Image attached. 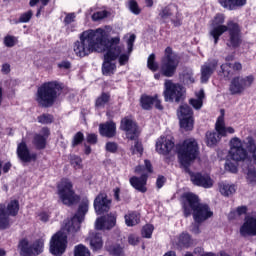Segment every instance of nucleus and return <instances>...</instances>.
Wrapping results in <instances>:
<instances>
[{
  "label": "nucleus",
  "instance_id": "3c124183",
  "mask_svg": "<svg viewBox=\"0 0 256 256\" xmlns=\"http://www.w3.org/2000/svg\"><path fill=\"white\" fill-rule=\"evenodd\" d=\"M159 16L162 19H167V17H171V10L168 7H165L161 10V12L159 13Z\"/></svg>",
  "mask_w": 256,
  "mask_h": 256
},
{
  "label": "nucleus",
  "instance_id": "0e129e2a",
  "mask_svg": "<svg viewBox=\"0 0 256 256\" xmlns=\"http://www.w3.org/2000/svg\"><path fill=\"white\" fill-rule=\"evenodd\" d=\"M1 71L5 75H7V73H9L11 71V66L9 64H3Z\"/></svg>",
  "mask_w": 256,
  "mask_h": 256
},
{
  "label": "nucleus",
  "instance_id": "a19ab883",
  "mask_svg": "<svg viewBox=\"0 0 256 256\" xmlns=\"http://www.w3.org/2000/svg\"><path fill=\"white\" fill-rule=\"evenodd\" d=\"M153 225L147 224L142 228V236L146 239H151V235H153Z\"/></svg>",
  "mask_w": 256,
  "mask_h": 256
},
{
  "label": "nucleus",
  "instance_id": "6ab92c4d",
  "mask_svg": "<svg viewBox=\"0 0 256 256\" xmlns=\"http://www.w3.org/2000/svg\"><path fill=\"white\" fill-rule=\"evenodd\" d=\"M17 156L23 163H31V161L37 159V154L31 153L29 147H27V143L23 140L17 146Z\"/></svg>",
  "mask_w": 256,
  "mask_h": 256
},
{
  "label": "nucleus",
  "instance_id": "603ef678",
  "mask_svg": "<svg viewBox=\"0 0 256 256\" xmlns=\"http://www.w3.org/2000/svg\"><path fill=\"white\" fill-rule=\"evenodd\" d=\"M110 253L115 256H120L121 253H123V248H121V246H113L110 248Z\"/></svg>",
  "mask_w": 256,
  "mask_h": 256
},
{
  "label": "nucleus",
  "instance_id": "5fc2aeb1",
  "mask_svg": "<svg viewBox=\"0 0 256 256\" xmlns=\"http://www.w3.org/2000/svg\"><path fill=\"white\" fill-rule=\"evenodd\" d=\"M128 243L130 245H137L139 243V237H137L136 235H130L128 237Z\"/></svg>",
  "mask_w": 256,
  "mask_h": 256
},
{
  "label": "nucleus",
  "instance_id": "9d476101",
  "mask_svg": "<svg viewBox=\"0 0 256 256\" xmlns=\"http://www.w3.org/2000/svg\"><path fill=\"white\" fill-rule=\"evenodd\" d=\"M58 196L63 205L71 207L79 201V196L73 191V184L68 179H62L57 186Z\"/></svg>",
  "mask_w": 256,
  "mask_h": 256
},
{
  "label": "nucleus",
  "instance_id": "6e6d98bb",
  "mask_svg": "<svg viewBox=\"0 0 256 256\" xmlns=\"http://www.w3.org/2000/svg\"><path fill=\"white\" fill-rule=\"evenodd\" d=\"M165 185V178L163 176H159L156 180V187L161 189Z\"/></svg>",
  "mask_w": 256,
  "mask_h": 256
},
{
  "label": "nucleus",
  "instance_id": "338daca9",
  "mask_svg": "<svg viewBox=\"0 0 256 256\" xmlns=\"http://www.w3.org/2000/svg\"><path fill=\"white\" fill-rule=\"evenodd\" d=\"M121 194V189L120 188H115L114 189V198L116 201H120L119 195Z\"/></svg>",
  "mask_w": 256,
  "mask_h": 256
},
{
  "label": "nucleus",
  "instance_id": "de8ad7c7",
  "mask_svg": "<svg viewBox=\"0 0 256 256\" xmlns=\"http://www.w3.org/2000/svg\"><path fill=\"white\" fill-rule=\"evenodd\" d=\"M225 169H226V171H229L230 173H237V171H238L237 164H235L233 162H226Z\"/></svg>",
  "mask_w": 256,
  "mask_h": 256
},
{
  "label": "nucleus",
  "instance_id": "f257e3e1",
  "mask_svg": "<svg viewBox=\"0 0 256 256\" xmlns=\"http://www.w3.org/2000/svg\"><path fill=\"white\" fill-rule=\"evenodd\" d=\"M109 35L107 30L103 28L89 29L80 34V40L76 41L73 46V51L76 57H87L91 53H103L104 62L102 65L103 75H114L117 69L115 64L116 59H119L120 65H127L129 55L123 53V46H119L121 38L114 37L108 40Z\"/></svg>",
  "mask_w": 256,
  "mask_h": 256
},
{
  "label": "nucleus",
  "instance_id": "20e7f679",
  "mask_svg": "<svg viewBox=\"0 0 256 256\" xmlns=\"http://www.w3.org/2000/svg\"><path fill=\"white\" fill-rule=\"evenodd\" d=\"M223 23H225V16L223 14H217L211 24L210 36L213 37L214 44L217 45L219 43V37L228 31L229 38L227 46L236 49L243 41L241 26L233 20L228 21L227 25H223Z\"/></svg>",
  "mask_w": 256,
  "mask_h": 256
},
{
  "label": "nucleus",
  "instance_id": "c85d7f7f",
  "mask_svg": "<svg viewBox=\"0 0 256 256\" xmlns=\"http://www.w3.org/2000/svg\"><path fill=\"white\" fill-rule=\"evenodd\" d=\"M124 219L127 227H135V225H139L141 221V214H139V212H128L124 216Z\"/></svg>",
  "mask_w": 256,
  "mask_h": 256
},
{
  "label": "nucleus",
  "instance_id": "69168bd1",
  "mask_svg": "<svg viewBox=\"0 0 256 256\" xmlns=\"http://www.w3.org/2000/svg\"><path fill=\"white\" fill-rule=\"evenodd\" d=\"M144 163H145V167H146V170L148 171V173H153V168L151 167V162L149 160H145Z\"/></svg>",
  "mask_w": 256,
  "mask_h": 256
},
{
  "label": "nucleus",
  "instance_id": "37998d69",
  "mask_svg": "<svg viewBox=\"0 0 256 256\" xmlns=\"http://www.w3.org/2000/svg\"><path fill=\"white\" fill-rule=\"evenodd\" d=\"M38 122L42 123L43 125L53 123V116L50 115V114H43V115L38 117Z\"/></svg>",
  "mask_w": 256,
  "mask_h": 256
},
{
  "label": "nucleus",
  "instance_id": "7ed1b4c3",
  "mask_svg": "<svg viewBox=\"0 0 256 256\" xmlns=\"http://www.w3.org/2000/svg\"><path fill=\"white\" fill-rule=\"evenodd\" d=\"M197 141L193 138L185 140L182 144L177 146L178 161L185 169L186 173H189L190 179L194 185L198 187H204V189H211L213 187V179L208 174L191 173L189 166L197 159L198 151Z\"/></svg>",
  "mask_w": 256,
  "mask_h": 256
},
{
  "label": "nucleus",
  "instance_id": "a878e982",
  "mask_svg": "<svg viewBox=\"0 0 256 256\" xmlns=\"http://www.w3.org/2000/svg\"><path fill=\"white\" fill-rule=\"evenodd\" d=\"M99 132L102 137H115V133H117V126L114 122H106L104 124H100Z\"/></svg>",
  "mask_w": 256,
  "mask_h": 256
},
{
  "label": "nucleus",
  "instance_id": "4d7b16f0",
  "mask_svg": "<svg viewBox=\"0 0 256 256\" xmlns=\"http://www.w3.org/2000/svg\"><path fill=\"white\" fill-rule=\"evenodd\" d=\"M87 141H88V143H91L92 145H95V143H97V135L88 134L87 135Z\"/></svg>",
  "mask_w": 256,
  "mask_h": 256
},
{
  "label": "nucleus",
  "instance_id": "864d4df0",
  "mask_svg": "<svg viewBox=\"0 0 256 256\" xmlns=\"http://www.w3.org/2000/svg\"><path fill=\"white\" fill-rule=\"evenodd\" d=\"M133 43H135V35L134 34L130 35V37L127 41L129 53H131V51H133Z\"/></svg>",
  "mask_w": 256,
  "mask_h": 256
},
{
  "label": "nucleus",
  "instance_id": "ea45409f",
  "mask_svg": "<svg viewBox=\"0 0 256 256\" xmlns=\"http://www.w3.org/2000/svg\"><path fill=\"white\" fill-rule=\"evenodd\" d=\"M109 15L106 10L97 11L92 15V21H101Z\"/></svg>",
  "mask_w": 256,
  "mask_h": 256
},
{
  "label": "nucleus",
  "instance_id": "5701e85b",
  "mask_svg": "<svg viewBox=\"0 0 256 256\" xmlns=\"http://www.w3.org/2000/svg\"><path fill=\"white\" fill-rule=\"evenodd\" d=\"M240 235L242 237L256 235V216L246 218V221L240 227Z\"/></svg>",
  "mask_w": 256,
  "mask_h": 256
},
{
  "label": "nucleus",
  "instance_id": "c03bdc74",
  "mask_svg": "<svg viewBox=\"0 0 256 256\" xmlns=\"http://www.w3.org/2000/svg\"><path fill=\"white\" fill-rule=\"evenodd\" d=\"M129 9L134 15H139V13H141V8H139V4H137V1L135 0L129 1Z\"/></svg>",
  "mask_w": 256,
  "mask_h": 256
},
{
  "label": "nucleus",
  "instance_id": "7c9ffc66",
  "mask_svg": "<svg viewBox=\"0 0 256 256\" xmlns=\"http://www.w3.org/2000/svg\"><path fill=\"white\" fill-rule=\"evenodd\" d=\"M177 245L180 247V249H188V247L193 245V240H191V236L189 234L184 233L179 236Z\"/></svg>",
  "mask_w": 256,
  "mask_h": 256
},
{
  "label": "nucleus",
  "instance_id": "72a5a7b5",
  "mask_svg": "<svg viewBox=\"0 0 256 256\" xmlns=\"http://www.w3.org/2000/svg\"><path fill=\"white\" fill-rule=\"evenodd\" d=\"M109 99H111V96L109 94L102 93L101 96L96 99V107H105V105L109 103Z\"/></svg>",
  "mask_w": 256,
  "mask_h": 256
},
{
  "label": "nucleus",
  "instance_id": "1a4fd4ad",
  "mask_svg": "<svg viewBox=\"0 0 256 256\" xmlns=\"http://www.w3.org/2000/svg\"><path fill=\"white\" fill-rule=\"evenodd\" d=\"M179 67V56L173 53L171 47L165 49L164 57L161 61L160 71L164 77H173Z\"/></svg>",
  "mask_w": 256,
  "mask_h": 256
},
{
  "label": "nucleus",
  "instance_id": "4468645a",
  "mask_svg": "<svg viewBox=\"0 0 256 256\" xmlns=\"http://www.w3.org/2000/svg\"><path fill=\"white\" fill-rule=\"evenodd\" d=\"M253 81H255V77L253 75L246 77H234L230 83V93L232 95H240V93H243L247 87H251V85H253Z\"/></svg>",
  "mask_w": 256,
  "mask_h": 256
},
{
  "label": "nucleus",
  "instance_id": "f3484780",
  "mask_svg": "<svg viewBox=\"0 0 256 256\" xmlns=\"http://www.w3.org/2000/svg\"><path fill=\"white\" fill-rule=\"evenodd\" d=\"M175 147L171 137L160 136L156 141V151L159 155H169Z\"/></svg>",
  "mask_w": 256,
  "mask_h": 256
},
{
  "label": "nucleus",
  "instance_id": "b1692460",
  "mask_svg": "<svg viewBox=\"0 0 256 256\" xmlns=\"http://www.w3.org/2000/svg\"><path fill=\"white\" fill-rule=\"evenodd\" d=\"M49 135H51L49 128H42L40 133L34 135L33 144L35 147H37V149H45Z\"/></svg>",
  "mask_w": 256,
  "mask_h": 256
},
{
  "label": "nucleus",
  "instance_id": "39448f33",
  "mask_svg": "<svg viewBox=\"0 0 256 256\" xmlns=\"http://www.w3.org/2000/svg\"><path fill=\"white\" fill-rule=\"evenodd\" d=\"M184 199L183 209L185 217H189L192 214L195 223H203V221L213 217V211H211L209 205L199 202L197 195L186 193Z\"/></svg>",
  "mask_w": 256,
  "mask_h": 256
},
{
  "label": "nucleus",
  "instance_id": "0eeeda50",
  "mask_svg": "<svg viewBox=\"0 0 256 256\" xmlns=\"http://www.w3.org/2000/svg\"><path fill=\"white\" fill-rule=\"evenodd\" d=\"M215 132H208L206 134V143L208 147L215 146L216 143L221 141V137H227L228 135H233L235 133V128L225 126V114L222 111V114L217 118L215 124Z\"/></svg>",
  "mask_w": 256,
  "mask_h": 256
},
{
  "label": "nucleus",
  "instance_id": "c9c22d12",
  "mask_svg": "<svg viewBox=\"0 0 256 256\" xmlns=\"http://www.w3.org/2000/svg\"><path fill=\"white\" fill-rule=\"evenodd\" d=\"M70 163L74 169H83V160L79 156L72 155L70 157Z\"/></svg>",
  "mask_w": 256,
  "mask_h": 256
},
{
  "label": "nucleus",
  "instance_id": "bb28decb",
  "mask_svg": "<svg viewBox=\"0 0 256 256\" xmlns=\"http://www.w3.org/2000/svg\"><path fill=\"white\" fill-rule=\"evenodd\" d=\"M86 241H89L92 251H99V249L103 248V239L101 238V234L90 232Z\"/></svg>",
  "mask_w": 256,
  "mask_h": 256
},
{
  "label": "nucleus",
  "instance_id": "e433bc0d",
  "mask_svg": "<svg viewBox=\"0 0 256 256\" xmlns=\"http://www.w3.org/2000/svg\"><path fill=\"white\" fill-rule=\"evenodd\" d=\"M182 77L185 83H188V84L195 83V78L193 77V70L191 69L184 70Z\"/></svg>",
  "mask_w": 256,
  "mask_h": 256
},
{
  "label": "nucleus",
  "instance_id": "09e8293b",
  "mask_svg": "<svg viewBox=\"0 0 256 256\" xmlns=\"http://www.w3.org/2000/svg\"><path fill=\"white\" fill-rule=\"evenodd\" d=\"M76 17H77V16L75 15V13H67V14H66V17L64 18V23H65L66 25H69V24H71V23H74Z\"/></svg>",
  "mask_w": 256,
  "mask_h": 256
},
{
  "label": "nucleus",
  "instance_id": "f704fd0d",
  "mask_svg": "<svg viewBox=\"0 0 256 256\" xmlns=\"http://www.w3.org/2000/svg\"><path fill=\"white\" fill-rule=\"evenodd\" d=\"M221 71L224 75V77H233L235 75V72L231 66V63H225L221 65Z\"/></svg>",
  "mask_w": 256,
  "mask_h": 256
},
{
  "label": "nucleus",
  "instance_id": "2f4dec72",
  "mask_svg": "<svg viewBox=\"0 0 256 256\" xmlns=\"http://www.w3.org/2000/svg\"><path fill=\"white\" fill-rule=\"evenodd\" d=\"M220 193L225 197H229V195H233L235 193V185L220 183Z\"/></svg>",
  "mask_w": 256,
  "mask_h": 256
},
{
  "label": "nucleus",
  "instance_id": "bf43d9fd",
  "mask_svg": "<svg viewBox=\"0 0 256 256\" xmlns=\"http://www.w3.org/2000/svg\"><path fill=\"white\" fill-rule=\"evenodd\" d=\"M231 67H232L234 73L236 71H241V69H243V65H241V63H239V62H235L234 64H231Z\"/></svg>",
  "mask_w": 256,
  "mask_h": 256
},
{
  "label": "nucleus",
  "instance_id": "f8f14e48",
  "mask_svg": "<svg viewBox=\"0 0 256 256\" xmlns=\"http://www.w3.org/2000/svg\"><path fill=\"white\" fill-rule=\"evenodd\" d=\"M164 89L165 101L179 103L185 96V88L181 84L173 83L171 80L165 81Z\"/></svg>",
  "mask_w": 256,
  "mask_h": 256
},
{
  "label": "nucleus",
  "instance_id": "4be33fe9",
  "mask_svg": "<svg viewBox=\"0 0 256 256\" xmlns=\"http://www.w3.org/2000/svg\"><path fill=\"white\" fill-rule=\"evenodd\" d=\"M117 223V215L110 213L107 216L98 218L96 220V229L99 231L103 229H112L114 225Z\"/></svg>",
  "mask_w": 256,
  "mask_h": 256
},
{
  "label": "nucleus",
  "instance_id": "a211bd4d",
  "mask_svg": "<svg viewBox=\"0 0 256 256\" xmlns=\"http://www.w3.org/2000/svg\"><path fill=\"white\" fill-rule=\"evenodd\" d=\"M94 209L97 215H103L111 209V199L107 197V194L100 193L94 200Z\"/></svg>",
  "mask_w": 256,
  "mask_h": 256
},
{
  "label": "nucleus",
  "instance_id": "aec40b11",
  "mask_svg": "<svg viewBox=\"0 0 256 256\" xmlns=\"http://www.w3.org/2000/svg\"><path fill=\"white\" fill-rule=\"evenodd\" d=\"M218 63L216 59H212L201 66V83H207L211 79V75L215 73Z\"/></svg>",
  "mask_w": 256,
  "mask_h": 256
},
{
  "label": "nucleus",
  "instance_id": "9b49d317",
  "mask_svg": "<svg viewBox=\"0 0 256 256\" xmlns=\"http://www.w3.org/2000/svg\"><path fill=\"white\" fill-rule=\"evenodd\" d=\"M19 213V201L11 200L5 209V206L0 205V229H9L11 227L10 217L17 216Z\"/></svg>",
  "mask_w": 256,
  "mask_h": 256
},
{
  "label": "nucleus",
  "instance_id": "052dcab7",
  "mask_svg": "<svg viewBox=\"0 0 256 256\" xmlns=\"http://www.w3.org/2000/svg\"><path fill=\"white\" fill-rule=\"evenodd\" d=\"M40 221H43L44 223L49 221V214L42 212L39 214Z\"/></svg>",
  "mask_w": 256,
  "mask_h": 256
},
{
  "label": "nucleus",
  "instance_id": "393cba45",
  "mask_svg": "<svg viewBox=\"0 0 256 256\" xmlns=\"http://www.w3.org/2000/svg\"><path fill=\"white\" fill-rule=\"evenodd\" d=\"M129 181L134 189L140 191V193H147V175L145 173H142L141 177H131Z\"/></svg>",
  "mask_w": 256,
  "mask_h": 256
},
{
  "label": "nucleus",
  "instance_id": "f03ea898",
  "mask_svg": "<svg viewBox=\"0 0 256 256\" xmlns=\"http://www.w3.org/2000/svg\"><path fill=\"white\" fill-rule=\"evenodd\" d=\"M89 211V200H84L79 205L76 215L71 220H65L64 226L57 232L50 241V253L52 255H63L67 249V233L68 235H75L81 231V223L85 219Z\"/></svg>",
  "mask_w": 256,
  "mask_h": 256
},
{
  "label": "nucleus",
  "instance_id": "79ce46f5",
  "mask_svg": "<svg viewBox=\"0 0 256 256\" xmlns=\"http://www.w3.org/2000/svg\"><path fill=\"white\" fill-rule=\"evenodd\" d=\"M16 44H17V37L11 36V35H7L4 38V45L6 47H15Z\"/></svg>",
  "mask_w": 256,
  "mask_h": 256
},
{
  "label": "nucleus",
  "instance_id": "ddd939ff",
  "mask_svg": "<svg viewBox=\"0 0 256 256\" xmlns=\"http://www.w3.org/2000/svg\"><path fill=\"white\" fill-rule=\"evenodd\" d=\"M44 240H38L34 244L29 243V240L22 239L18 244V250L21 256H36L43 253Z\"/></svg>",
  "mask_w": 256,
  "mask_h": 256
},
{
  "label": "nucleus",
  "instance_id": "58836bf2",
  "mask_svg": "<svg viewBox=\"0 0 256 256\" xmlns=\"http://www.w3.org/2000/svg\"><path fill=\"white\" fill-rule=\"evenodd\" d=\"M246 179H247L248 183H250L251 185L256 184V169L255 168L248 169Z\"/></svg>",
  "mask_w": 256,
  "mask_h": 256
},
{
  "label": "nucleus",
  "instance_id": "680f3d73",
  "mask_svg": "<svg viewBox=\"0 0 256 256\" xmlns=\"http://www.w3.org/2000/svg\"><path fill=\"white\" fill-rule=\"evenodd\" d=\"M237 215H245V213H247V207L245 206H241L238 207L236 210Z\"/></svg>",
  "mask_w": 256,
  "mask_h": 256
},
{
  "label": "nucleus",
  "instance_id": "6e6552de",
  "mask_svg": "<svg viewBox=\"0 0 256 256\" xmlns=\"http://www.w3.org/2000/svg\"><path fill=\"white\" fill-rule=\"evenodd\" d=\"M59 84L57 82H47L38 88L36 101L42 107H51L57 99Z\"/></svg>",
  "mask_w": 256,
  "mask_h": 256
},
{
  "label": "nucleus",
  "instance_id": "2eb2a0df",
  "mask_svg": "<svg viewBox=\"0 0 256 256\" xmlns=\"http://www.w3.org/2000/svg\"><path fill=\"white\" fill-rule=\"evenodd\" d=\"M229 157L232 161H236V163L247 159V150L243 148V141L238 137H234L230 140Z\"/></svg>",
  "mask_w": 256,
  "mask_h": 256
},
{
  "label": "nucleus",
  "instance_id": "473e14b6",
  "mask_svg": "<svg viewBox=\"0 0 256 256\" xmlns=\"http://www.w3.org/2000/svg\"><path fill=\"white\" fill-rule=\"evenodd\" d=\"M74 256H91V251L87 246L79 244L74 247Z\"/></svg>",
  "mask_w": 256,
  "mask_h": 256
},
{
  "label": "nucleus",
  "instance_id": "4c0bfd02",
  "mask_svg": "<svg viewBox=\"0 0 256 256\" xmlns=\"http://www.w3.org/2000/svg\"><path fill=\"white\" fill-rule=\"evenodd\" d=\"M147 67L148 69H150V71H157V69H159V64H157L155 62V54H151L149 57H148V61H147Z\"/></svg>",
  "mask_w": 256,
  "mask_h": 256
},
{
  "label": "nucleus",
  "instance_id": "8fccbe9b",
  "mask_svg": "<svg viewBox=\"0 0 256 256\" xmlns=\"http://www.w3.org/2000/svg\"><path fill=\"white\" fill-rule=\"evenodd\" d=\"M106 151H109V153H115V151H117V143L108 142L106 144Z\"/></svg>",
  "mask_w": 256,
  "mask_h": 256
},
{
  "label": "nucleus",
  "instance_id": "49530a36",
  "mask_svg": "<svg viewBox=\"0 0 256 256\" xmlns=\"http://www.w3.org/2000/svg\"><path fill=\"white\" fill-rule=\"evenodd\" d=\"M33 17V11L29 10L28 12L22 14L19 18L20 23H29Z\"/></svg>",
  "mask_w": 256,
  "mask_h": 256
},
{
  "label": "nucleus",
  "instance_id": "e2e57ef3",
  "mask_svg": "<svg viewBox=\"0 0 256 256\" xmlns=\"http://www.w3.org/2000/svg\"><path fill=\"white\" fill-rule=\"evenodd\" d=\"M204 254H205V250H203V248L197 247L194 249V255L203 256Z\"/></svg>",
  "mask_w": 256,
  "mask_h": 256
},
{
  "label": "nucleus",
  "instance_id": "13d9d810",
  "mask_svg": "<svg viewBox=\"0 0 256 256\" xmlns=\"http://www.w3.org/2000/svg\"><path fill=\"white\" fill-rule=\"evenodd\" d=\"M58 67L60 69H71V62H69V61H62L61 63L58 64Z\"/></svg>",
  "mask_w": 256,
  "mask_h": 256
},
{
  "label": "nucleus",
  "instance_id": "a18cd8bd",
  "mask_svg": "<svg viewBox=\"0 0 256 256\" xmlns=\"http://www.w3.org/2000/svg\"><path fill=\"white\" fill-rule=\"evenodd\" d=\"M84 137L85 136L83 135V133H81V132L76 133L73 138L72 146L77 147V145L83 143Z\"/></svg>",
  "mask_w": 256,
  "mask_h": 256
},
{
  "label": "nucleus",
  "instance_id": "423d86ee",
  "mask_svg": "<svg viewBox=\"0 0 256 256\" xmlns=\"http://www.w3.org/2000/svg\"><path fill=\"white\" fill-rule=\"evenodd\" d=\"M120 128L122 131H126V137L129 139L132 155H143V144L138 139L139 130L137 124L131 118H124L121 121Z\"/></svg>",
  "mask_w": 256,
  "mask_h": 256
},
{
  "label": "nucleus",
  "instance_id": "cd10ccee",
  "mask_svg": "<svg viewBox=\"0 0 256 256\" xmlns=\"http://www.w3.org/2000/svg\"><path fill=\"white\" fill-rule=\"evenodd\" d=\"M220 4L222 7H225V9L235 11V9L245 7V5H247V0H220Z\"/></svg>",
  "mask_w": 256,
  "mask_h": 256
},
{
  "label": "nucleus",
  "instance_id": "dca6fc26",
  "mask_svg": "<svg viewBox=\"0 0 256 256\" xmlns=\"http://www.w3.org/2000/svg\"><path fill=\"white\" fill-rule=\"evenodd\" d=\"M178 118L180 121V127L185 131H193V110L187 104L180 106L178 110Z\"/></svg>",
  "mask_w": 256,
  "mask_h": 256
},
{
  "label": "nucleus",
  "instance_id": "774afa93",
  "mask_svg": "<svg viewBox=\"0 0 256 256\" xmlns=\"http://www.w3.org/2000/svg\"><path fill=\"white\" fill-rule=\"evenodd\" d=\"M191 231L192 233H194L195 235L199 234V225L198 224H193L191 226Z\"/></svg>",
  "mask_w": 256,
  "mask_h": 256
},
{
  "label": "nucleus",
  "instance_id": "c756f323",
  "mask_svg": "<svg viewBox=\"0 0 256 256\" xmlns=\"http://www.w3.org/2000/svg\"><path fill=\"white\" fill-rule=\"evenodd\" d=\"M203 99H205V91L201 89L196 92V98L190 99L189 103L194 109H201L203 107Z\"/></svg>",
  "mask_w": 256,
  "mask_h": 256
},
{
  "label": "nucleus",
  "instance_id": "412c9836",
  "mask_svg": "<svg viewBox=\"0 0 256 256\" xmlns=\"http://www.w3.org/2000/svg\"><path fill=\"white\" fill-rule=\"evenodd\" d=\"M140 105L142 109L149 110L153 107L159 109L160 111L163 109V105H161V100L159 99L158 95L149 96V95H142L140 98Z\"/></svg>",
  "mask_w": 256,
  "mask_h": 256
}]
</instances>
